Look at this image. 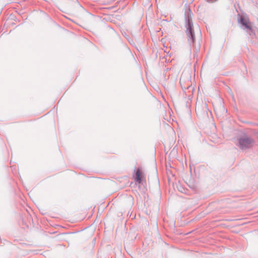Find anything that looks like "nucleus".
<instances>
[{"mask_svg": "<svg viewBox=\"0 0 258 258\" xmlns=\"http://www.w3.org/2000/svg\"><path fill=\"white\" fill-rule=\"evenodd\" d=\"M239 147L241 149L250 148L253 144V141L248 137H243L239 139Z\"/></svg>", "mask_w": 258, "mask_h": 258, "instance_id": "obj_1", "label": "nucleus"}, {"mask_svg": "<svg viewBox=\"0 0 258 258\" xmlns=\"http://www.w3.org/2000/svg\"><path fill=\"white\" fill-rule=\"evenodd\" d=\"M134 178L135 181L139 184H143L144 183H146L145 173L139 168L137 170Z\"/></svg>", "mask_w": 258, "mask_h": 258, "instance_id": "obj_2", "label": "nucleus"}, {"mask_svg": "<svg viewBox=\"0 0 258 258\" xmlns=\"http://www.w3.org/2000/svg\"><path fill=\"white\" fill-rule=\"evenodd\" d=\"M241 22L242 24L244 26H245L246 28H249V25L248 22L246 20H245L244 19L241 18Z\"/></svg>", "mask_w": 258, "mask_h": 258, "instance_id": "obj_3", "label": "nucleus"}, {"mask_svg": "<svg viewBox=\"0 0 258 258\" xmlns=\"http://www.w3.org/2000/svg\"><path fill=\"white\" fill-rule=\"evenodd\" d=\"M190 33H191V35L192 38V39H194V38H193V35H192V32H191V30H190Z\"/></svg>", "mask_w": 258, "mask_h": 258, "instance_id": "obj_4", "label": "nucleus"}, {"mask_svg": "<svg viewBox=\"0 0 258 258\" xmlns=\"http://www.w3.org/2000/svg\"><path fill=\"white\" fill-rule=\"evenodd\" d=\"M189 86V84H188V86H187V87H185V88H188Z\"/></svg>", "mask_w": 258, "mask_h": 258, "instance_id": "obj_5", "label": "nucleus"}, {"mask_svg": "<svg viewBox=\"0 0 258 258\" xmlns=\"http://www.w3.org/2000/svg\"><path fill=\"white\" fill-rule=\"evenodd\" d=\"M182 81L181 80H180V84L181 85H182Z\"/></svg>", "mask_w": 258, "mask_h": 258, "instance_id": "obj_6", "label": "nucleus"}, {"mask_svg": "<svg viewBox=\"0 0 258 258\" xmlns=\"http://www.w3.org/2000/svg\"><path fill=\"white\" fill-rule=\"evenodd\" d=\"M196 111H197L198 109H197V107H196Z\"/></svg>", "mask_w": 258, "mask_h": 258, "instance_id": "obj_7", "label": "nucleus"}]
</instances>
